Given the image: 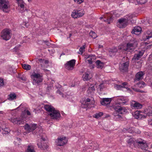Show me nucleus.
I'll use <instances>...</instances> for the list:
<instances>
[{"mask_svg":"<svg viewBox=\"0 0 152 152\" xmlns=\"http://www.w3.org/2000/svg\"><path fill=\"white\" fill-rule=\"evenodd\" d=\"M4 114V113L3 111H0V116H1V115H3Z\"/></svg>","mask_w":152,"mask_h":152,"instance_id":"54","label":"nucleus"},{"mask_svg":"<svg viewBox=\"0 0 152 152\" xmlns=\"http://www.w3.org/2000/svg\"><path fill=\"white\" fill-rule=\"evenodd\" d=\"M4 80L2 79H0V87H1L4 86Z\"/></svg>","mask_w":152,"mask_h":152,"instance_id":"46","label":"nucleus"},{"mask_svg":"<svg viewBox=\"0 0 152 152\" xmlns=\"http://www.w3.org/2000/svg\"><path fill=\"white\" fill-rule=\"evenodd\" d=\"M25 129L28 132H32L35 130L37 127V124H33L29 125L26 124L24 126Z\"/></svg>","mask_w":152,"mask_h":152,"instance_id":"12","label":"nucleus"},{"mask_svg":"<svg viewBox=\"0 0 152 152\" xmlns=\"http://www.w3.org/2000/svg\"><path fill=\"white\" fill-rule=\"evenodd\" d=\"M25 113H26L27 115H31V113L28 110H24Z\"/></svg>","mask_w":152,"mask_h":152,"instance_id":"49","label":"nucleus"},{"mask_svg":"<svg viewBox=\"0 0 152 152\" xmlns=\"http://www.w3.org/2000/svg\"><path fill=\"white\" fill-rule=\"evenodd\" d=\"M143 54V52L142 51H139L138 53L134 55L133 59L135 60H139L142 56Z\"/></svg>","mask_w":152,"mask_h":152,"instance_id":"24","label":"nucleus"},{"mask_svg":"<svg viewBox=\"0 0 152 152\" xmlns=\"http://www.w3.org/2000/svg\"><path fill=\"white\" fill-rule=\"evenodd\" d=\"M137 45L135 40L131 41L127 44L126 47H124L123 46H120L118 47V50H125L129 52L133 51Z\"/></svg>","mask_w":152,"mask_h":152,"instance_id":"4","label":"nucleus"},{"mask_svg":"<svg viewBox=\"0 0 152 152\" xmlns=\"http://www.w3.org/2000/svg\"><path fill=\"white\" fill-rule=\"evenodd\" d=\"M96 63L98 68L102 69L104 66V63L99 60L96 61Z\"/></svg>","mask_w":152,"mask_h":152,"instance_id":"27","label":"nucleus"},{"mask_svg":"<svg viewBox=\"0 0 152 152\" xmlns=\"http://www.w3.org/2000/svg\"><path fill=\"white\" fill-rule=\"evenodd\" d=\"M118 100L120 105H121L125 104L128 101V99L126 97L121 96L118 97Z\"/></svg>","mask_w":152,"mask_h":152,"instance_id":"21","label":"nucleus"},{"mask_svg":"<svg viewBox=\"0 0 152 152\" xmlns=\"http://www.w3.org/2000/svg\"><path fill=\"white\" fill-rule=\"evenodd\" d=\"M56 93L59 94L62 97H64L63 94L62 92H61L59 90H58L56 91Z\"/></svg>","mask_w":152,"mask_h":152,"instance_id":"45","label":"nucleus"},{"mask_svg":"<svg viewBox=\"0 0 152 152\" xmlns=\"http://www.w3.org/2000/svg\"><path fill=\"white\" fill-rule=\"evenodd\" d=\"M26 152H35L32 146L28 145L26 151Z\"/></svg>","mask_w":152,"mask_h":152,"instance_id":"35","label":"nucleus"},{"mask_svg":"<svg viewBox=\"0 0 152 152\" xmlns=\"http://www.w3.org/2000/svg\"><path fill=\"white\" fill-rule=\"evenodd\" d=\"M10 121L14 124L18 125L23 124L25 123L22 117H19L17 118H11L10 119Z\"/></svg>","mask_w":152,"mask_h":152,"instance_id":"14","label":"nucleus"},{"mask_svg":"<svg viewBox=\"0 0 152 152\" xmlns=\"http://www.w3.org/2000/svg\"><path fill=\"white\" fill-rule=\"evenodd\" d=\"M133 15L131 14H129L126 15L124 18L118 20V23L117 26L119 28H123L126 27L128 24L129 21H132V19Z\"/></svg>","mask_w":152,"mask_h":152,"instance_id":"3","label":"nucleus"},{"mask_svg":"<svg viewBox=\"0 0 152 152\" xmlns=\"http://www.w3.org/2000/svg\"><path fill=\"white\" fill-rule=\"evenodd\" d=\"M147 115L149 116H152V110L148 113Z\"/></svg>","mask_w":152,"mask_h":152,"instance_id":"51","label":"nucleus"},{"mask_svg":"<svg viewBox=\"0 0 152 152\" xmlns=\"http://www.w3.org/2000/svg\"><path fill=\"white\" fill-rule=\"evenodd\" d=\"M129 65V61H127L126 62L122 64H120L119 65V69L120 71L123 72H127Z\"/></svg>","mask_w":152,"mask_h":152,"instance_id":"13","label":"nucleus"},{"mask_svg":"<svg viewBox=\"0 0 152 152\" xmlns=\"http://www.w3.org/2000/svg\"><path fill=\"white\" fill-rule=\"evenodd\" d=\"M140 116V114L138 111H136L134 113V117L137 119L139 118Z\"/></svg>","mask_w":152,"mask_h":152,"instance_id":"41","label":"nucleus"},{"mask_svg":"<svg viewBox=\"0 0 152 152\" xmlns=\"http://www.w3.org/2000/svg\"><path fill=\"white\" fill-rule=\"evenodd\" d=\"M28 1L29 2H31L32 1L31 0H28Z\"/></svg>","mask_w":152,"mask_h":152,"instance_id":"61","label":"nucleus"},{"mask_svg":"<svg viewBox=\"0 0 152 152\" xmlns=\"http://www.w3.org/2000/svg\"><path fill=\"white\" fill-rule=\"evenodd\" d=\"M18 5L20 6L21 9H22V11L23 12L24 11V3L23 1H18Z\"/></svg>","mask_w":152,"mask_h":152,"instance_id":"29","label":"nucleus"},{"mask_svg":"<svg viewBox=\"0 0 152 152\" xmlns=\"http://www.w3.org/2000/svg\"><path fill=\"white\" fill-rule=\"evenodd\" d=\"M71 35H72V34H69V37H70L71 36Z\"/></svg>","mask_w":152,"mask_h":152,"instance_id":"63","label":"nucleus"},{"mask_svg":"<svg viewBox=\"0 0 152 152\" xmlns=\"http://www.w3.org/2000/svg\"><path fill=\"white\" fill-rule=\"evenodd\" d=\"M148 0H137V2L138 4H143L145 3Z\"/></svg>","mask_w":152,"mask_h":152,"instance_id":"39","label":"nucleus"},{"mask_svg":"<svg viewBox=\"0 0 152 152\" xmlns=\"http://www.w3.org/2000/svg\"><path fill=\"white\" fill-rule=\"evenodd\" d=\"M75 62L76 60L75 59H72L67 61L64 64V67L68 70H72L74 67Z\"/></svg>","mask_w":152,"mask_h":152,"instance_id":"9","label":"nucleus"},{"mask_svg":"<svg viewBox=\"0 0 152 152\" xmlns=\"http://www.w3.org/2000/svg\"><path fill=\"white\" fill-rule=\"evenodd\" d=\"M131 106L132 108L135 109H141L142 107V104L134 101H132L131 102Z\"/></svg>","mask_w":152,"mask_h":152,"instance_id":"16","label":"nucleus"},{"mask_svg":"<svg viewBox=\"0 0 152 152\" xmlns=\"http://www.w3.org/2000/svg\"><path fill=\"white\" fill-rule=\"evenodd\" d=\"M95 90V88L94 87V86L91 85V87H89L87 90L88 93L90 92L91 93L92 92Z\"/></svg>","mask_w":152,"mask_h":152,"instance_id":"38","label":"nucleus"},{"mask_svg":"<svg viewBox=\"0 0 152 152\" xmlns=\"http://www.w3.org/2000/svg\"><path fill=\"white\" fill-rule=\"evenodd\" d=\"M137 143L139 147L141 149L147 151L145 152H150L149 151H148V146L147 144L145 142H144L142 140L140 141L137 140Z\"/></svg>","mask_w":152,"mask_h":152,"instance_id":"15","label":"nucleus"},{"mask_svg":"<svg viewBox=\"0 0 152 152\" xmlns=\"http://www.w3.org/2000/svg\"><path fill=\"white\" fill-rule=\"evenodd\" d=\"M46 45L48 47H49L50 46L51 44L48 42H48H47Z\"/></svg>","mask_w":152,"mask_h":152,"instance_id":"53","label":"nucleus"},{"mask_svg":"<svg viewBox=\"0 0 152 152\" xmlns=\"http://www.w3.org/2000/svg\"><path fill=\"white\" fill-rule=\"evenodd\" d=\"M148 124L149 125L152 126V119L149 120L148 121Z\"/></svg>","mask_w":152,"mask_h":152,"instance_id":"52","label":"nucleus"},{"mask_svg":"<svg viewBox=\"0 0 152 152\" xmlns=\"http://www.w3.org/2000/svg\"><path fill=\"white\" fill-rule=\"evenodd\" d=\"M23 105L22 104H21L18 107L15 109V110L19 109L21 110L22 111L23 110Z\"/></svg>","mask_w":152,"mask_h":152,"instance_id":"47","label":"nucleus"},{"mask_svg":"<svg viewBox=\"0 0 152 152\" xmlns=\"http://www.w3.org/2000/svg\"><path fill=\"white\" fill-rule=\"evenodd\" d=\"M104 87V85L103 83H101L99 85V88L101 91Z\"/></svg>","mask_w":152,"mask_h":152,"instance_id":"44","label":"nucleus"},{"mask_svg":"<svg viewBox=\"0 0 152 152\" xmlns=\"http://www.w3.org/2000/svg\"><path fill=\"white\" fill-rule=\"evenodd\" d=\"M74 1L77 4H80L83 3L84 0H74Z\"/></svg>","mask_w":152,"mask_h":152,"instance_id":"43","label":"nucleus"},{"mask_svg":"<svg viewBox=\"0 0 152 152\" xmlns=\"http://www.w3.org/2000/svg\"><path fill=\"white\" fill-rule=\"evenodd\" d=\"M83 80L87 81L91 79L92 77L90 76L89 72H86L83 75Z\"/></svg>","mask_w":152,"mask_h":152,"instance_id":"26","label":"nucleus"},{"mask_svg":"<svg viewBox=\"0 0 152 152\" xmlns=\"http://www.w3.org/2000/svg\"><path fill=\"white\" fill-rule=\"evenodd\" d=\"M28 23H26L25 24V26H26L27 27L28 26Z\"/></svg>","mask_w":152,"mask_h":152,"instance_id":"59","label":"nucleus"},{"mask_svg":"<svg viewBox=\"0 0 152 152\" xmlns=\"http://www.w3.org/2000/svg\"><path fill=\"white\" fill-rule=\"evenodd\" d=\"M85 45H83L82 47H81L79 49V50L80 52L79 53V54L82 55L85 51Z\"/></svg>","mask_w":152,"mask_h":152,"instance_id":"36","label":"nucleus"},{"mask_svg":"<svg viewBox=\"0 0 152 152\" xmlns=\"http://www.w3.org/2000/svg\"><path fill=\"white\" fill-rule=\"evenodd\" d=\"M78 11H77V10H74L72 12L71 14V16L74 18H78Z\"/></svg>","mask_w":152,"mask_h":152,"instance_id":"28","label":"nucleus"},{"mask_svg":"<svg viewBox=\"0 0 152 152\" xmlns=\"http://www.w3.org/2000/svg\"><path fill=\"white\" fill-rule=\"evenodd\" d=\"M117 51L118 50L116 48L111 49L109 50V55L110 56H114L115 55Z\"/></svg>","mask_w":152,"mask_h":152,"instance_id":"25","label":"nucleus"},{"mask_svg":"<svg viewBox=\"0 0 152 152\" xmlns=\"http://www.w3.org/2000/svg\"><path fill=\"white\" fill-rule=\"evenodd\" d=\"M16 96L15 94H11L9 95L8 99L10 100H12L15 99Z\"/></svg>","mask_w":152,"mask_h":152,"instance_id":"31","label":"nucleus"},{"mask_svg":"<svg viewBox=\"0 0 152 152\" xmlns=\"http://www.w3.org/2000/svg\"><path fill=\"white\" fill-rule=\"evenodd\" d=\"M90 35L93 38L95 39L97 37L96 33L93 31H91L89 33Z\"/></svg>","mask_w":152,"mask_h":152,"instance_id":"37","label":"nucleus"},{"mask_svg":"<svg viewBox=\"0 0 152 152\" xmlns=\"http://www.w3.org/2000/svg\"><path fill=\"white\" fill-rule=\"evenodd\" d=\"M44 71L45 72H48L49 73L50 72V71L47 69H44Z\"/></svg>","mask_w":152,"mask_h":152,"instance_id":"55","label":"nucleus"},{"mask_svg":"<svg viewBox=\"0 0 152 152\" xmlns=\"http://www.w3.org/2000/svg\"><path fill=\"white\" fill-rule=\"evenodd\" d=\"M30 76L34 85H39L42 83L43 80L42 75L37 71H34L31 74Z\"/></svg>","mask_w":152,"mask_h":152,"instance_id":"2","label":"nucleus"},{"mask_svg":"<svg viewBox=\"0 0 152 152\" xmlns=\"http://www.w3.org/2000/svg\"><path fill=\"white\" fill-rule=\"evenodd\" d=\"M46 139L42 137L39 142L37 143V145L39 148H40L42 150H45L48 147V145L46 142H44L46 141Z\"/></svg>","mask_w":152,"mask_h":152,"instance_id":"10","label":"nucleus"},{"mask_svg":"<svg viewBox=\"0 0 152 152\" xmlns=\"http://www.w3.org/2000/svg\"><path fill=\"white\" fill-rule=\"evenodd\" d=\"M145 74L144 72L142 71L139 72H137L135 75V77L134 78V81H139L143 78V76Z\"/></svg>","mask_w":152,"mask_h":152,"instance_id":"19","label":"nucleus"},{"mask_svg":"<svg viewBox=\"0 0 152 152\" xmlns=\"http://www.w3.org/2000/svg\"><path fill=\"white\" fill-rule=\"evenodd\" d=\"M102 17H100V19H102Z\"/></svg>","mask_w":152,"mask_h":152,"instance_id":"64","label":"nucleus"},{"mask_svg":"<svg viewBox=\"0 0 152 152\" xmlns=\"http://www.w3.org/2000/svg\"><path fill=\"white\" fill-rule=\"evenodd\" d=\"M113 108L115 110L113 113L114 119L116 121L121 120L122 117L121 115L127 112V109L124 107H122L115 104L113 106Z\"/></svg>","mask_w":152,"mask_h":152,"instance_id":"1","label":"nucleus"},{"mask_svg":"<svg viewBox=\"0 0 152 152\" xmlns=\"http://www.w3.org/2000/svg\"><path fill=\"white\" fill-rule=\"evenodd\" d=\"M111 99L109 98H102L100 101L101 104L103 105H106L109 104L111 102Z\"/></svg>","mask_w":152,"mask_h":152,"instance_id":"18","label":"nucleus"},{"mask_svg":"<svg viewBox=\"0 0 152 152\" xmlns=\"http://www.w3.org/2000/svg\"><path fill=\"white\" fill-rule=\"evenodd\" d=\"M39 61H42V59L41 58V59H39Z\"/></svg>","mask_w":152,"mask_h":152,"instance_id":"62","label":"nucleus"},{"mask_svg":"<svg viewBox=\"0 0 152 152\" xmlns=\"http://www.w3.org/2000/svg\"><path fill=\"white\" fill-rule=\"evenodd\" d=\"M45 109L50 113L55 108L49 104H46L44 105Z\"/></svg>","mask_w":152,"mask_h":152,"instance_id":"23","label":"nucleus"},{"mask_svg":"<svg viewBox=\"0 0 152 152\" xmlns=\"http://www.w3.org/2000/svg\"><path fill=\"white\" fill-rule=\"evenodd\" d=\"M10 132V130L8 129L7 128L5 129L4 130V132L3 133L4 134H8Z\"/></svg>","mask_w":152,"mask_h":152,"instance_id":"48","label":"nucleus"},{"mask_svg":"<svg viewBox=\"0 0 152 152\" xmlns=\"http://www.w3.org/2000/svg\"><path fill=\"white\" fill-rule=\"evenodd\" d=\"M67 140L65 137H61L58 138L56 141V145L59 146H63L67 142Z\"/></svg>","mask_w":152,"mask_h":152,"instance_id":"11","label":"nucleus"},{"mask_svg":"<svg viewBox=\"0 0 152 152\" xmlns=\"http://www.w3.org/2000/svg\"><path fill=\"white\" fill-rule=\"evenodd\" d=\"M95 104L94 101H91L89 98L85 99L83 102L82 106L84 108H90L94 107Z\"/></svg>","mask_w":152,"mask_h":152,"instance_id":"7","label":"nucleus"},{"mask_svg":"<svg viewBox=\"0 0 152 152\" xmlns=\"http://www.w3.org/2000/svg\"><path fill=\"white\" fill-rule=\"evenodd\" d=\"M141 30L142 29L140 27H135L132 31V33L136 35H138L140 33Z\"/></svg>","mask_w":152,"mask_h":152,"instance_id":"22","label":"nucleus"},{"mask_svg":"<svg viewBox=\"0 0 152 152\" xmlns=\"http://www.w3.org/2000/svg\"><path fill=\"white\" fill-rule=\"evenodd\" d=\"M92 56H88L86 57V62H88L89 64H92Z\"/></svg>","mask_w":152,"mask_h":152,"instance_id":"30","label":"nucleus"},{"mask_svg":"<svg viewBox=\"0 0 152 152\" xmlns=\"http://www.w3.org/2000/svg\"><path fill=\"white\" fill-rule=\"evenodd\" d=\"M10 7L9 2L6 0H0V9H2L5 12H7Z\"/></svg>","mask_w":152,"mask_h":152,"instance_id":"6","label":"nucleus"},{"mask_svg":"<svg viewBox=\"0 0 152 152\" xmlns=\"http://www.w3.org/2000/svg\"><path fill=\"white\" fill-rule=\"evenodd\" d=\"M115 87L116 89L118 90L121 89L123 88V86L120 85H115Z\"/></svg>","mask_w":152,"mask_h":152,"instance_id":"42","label":"nucleus"},{"mask_svg":"<svg viewBox=\"0 0 152 152\" xmlns=\"http://www.w3.org/2000/svg\"><path fill=\"white\" fill-rule=\"evenodd\" d=\"M51 119L54 120H59L61 116V114L58 110L54 109L50 113H48Z\"/></svg>","mask_w":152,"mask_h":152,"instance_id":"8","label":"nucleus"},{"mask_svg":"<svg viewBox=\"0 0 152 152\" xmlns=\"http://www.w3.org/2000/svg\"><path fill=\"white\" fill-rule=\"evenodd\" d=\"M48 41L47 40H43V42L45 43V44L48 42Z\"/></svg>","mask_w":152,"mask_h":152,"instance_id":"56","label":"nucleus"},{"mask_svg":"<svg viewBox=\"0 0 152 152\" xmlns=\"http://www.w3.org/2000/svg\"><path fill=\"white\" fill-rule=\"evenodd\" d=\"M122 85L123 86V88H126L127 90H129V88L127 87L128 85V84L126 82H124L122 83Z\"/></svg>","mask_w":152,"mask_h":152,"instance_id":"40","label":"nucleus"},{"mask_svg":"<svg viewBox=\"0 0 152 152\" xmlns=\"http://www.w3.org/2000/svg\"><path fill=\"white\" fill-rule=\"evenodd\" d=\"M128 144V145L131 148L135 147L136 145H137V141L135 142L134 140L132 138H131L127 141Z\"/></svg>","mask_w":152,"mask_h":152,"instance_id":"17","label":"nucleus"},{"mask_svg":"<svg viewBox=\"0 0 152 152\" xmlns=\"http://www.w3.org/2000/svg\"><path fill=\"white\" fill-rule=\"evenodd\" d=\"M17 139L18 140H20V139L19 138H17Z\"/></svg>","mask_w":152,"mask_h":152,"instance_id":"60","label":"nucleus"},{"mask_svg":"<svg viewBox=\"0 0 152 152\" xmlns=\"http://www.w3.org/2000/svg\"><path fill=\"white\" fill-rule=\"evenodd\" d=\"M152 37V31L149 30L147 31L145 34L144 39V41H146L149 39L150 38Z\"/></svg>","mask_w":152,"mask_h":152,"instance_id":"20","label":"nucleus"},{"mask_svg":"<svg viewBox=\"0 0 152 152\" xmlns=\"http://www.w3.org/2000/svg\"><path fill=\"white\" fill-rule=\"evenodd\" d=\"M112 18H110L109 19H107V20L108 21L109 20H110H110H112Z\"/></svg>","mask_w":152,"mask_h":152,"instance_id":"58","label":"nucleus"},{"mask_svg":"<svg viewBox=\"0 0 152 152\" xmlns=\"http://www.w3.org/2000/svg\"><path fill=\"white\" fill-rule=\"evenodd\" d=\"M103 47V46L102 45H99V48H102Z\"/></svg>","mask_w":152,"mask_h":152,"instance_id":"57","label":"nucleus"},{"mask_svg":"<svg viewBox=\"0 0 152 152\" xmlns=\"http://www.w3.org/2000/svg\"><path fill=\"white\" fill-rule=\"evenodd\" d=\"M12 33L11 30L9 29L3 30L1 33V37L3 40L7 41L11 38Z\"/></svg>","mask_w":152,"mask_h":152,"instance_id":"5","label":"nucleus"},{"mask_svg":"<svg viewBox=\"0 0 152 152\" xmlns=\"http://www.w3.org/2000/svg\"><path fill=\"white\" fill-rule=\"evenodd\" d=\"M127 131L129 133H132L133 132V130L132 128H129L128 130Z\"/></svg>","mask_w":152,"mask_h":152,"instance_id":"50","label":"nucleus"},{"mask_svg":"<svg viewBox=\"0 0 152 152\" xmlns=\"http://www.w3.org/2000/svg\"><path fill=\"white\" fill-rule=\"evenodd\" d=\"M103 115V113L102 112H99L94 114L93 115L94 117L98 118L102 116Z\"/></svg>","mask_w":152,"mask_h":152,"instance_id":"33","label":"nucleus"},{"mask_svg":"<svg viewBox=\"0 0 152 152\" xmlns=\"http://www.w3.org/2000/svg\"><path fill=\"white\" fill-rule=\"evenodd\" d=\"M78 11V16L79 18L82 16L84 14V12L83 10H77Z\"/></svg>","mask_w":152,"mask_h":152,"instance_id":"32","label":"nucleus"},{"mask_svg":"<svg viewBox=\"0 0 152 152\" xmlns=\"http://www.w3.org/2000/svg\"><path fill=\"white\" fill-rule=\"evenodd\" d=\"M22 66L24 69L26 70H29L31 68L30 65L26 64H24Z\"/></svg>","mask_w":152,"mask_h":152,"instance_id":"34","label":"nucleus"}]
</instances>
